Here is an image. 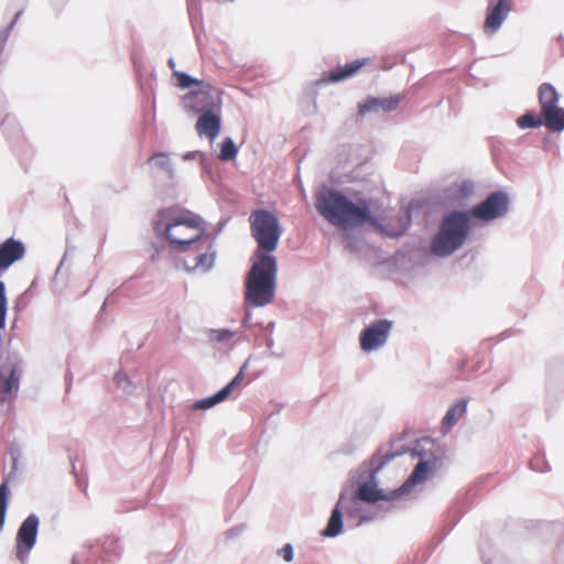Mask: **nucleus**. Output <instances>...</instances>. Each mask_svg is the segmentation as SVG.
<instances>
[{"instance_id": "f257e3e1", "label": "nucleus", "mask_w": 564, "mask_h": 564, "mask_svg": "<svg viewBox=\"0 0 564 564\" xmlns=\"http://www.w3.org/2000/svg\"><path fill=\"white\" fill-rule=\"evenodd\" d=\"M413 455L419 456L420 460L401 487L389 492H386L383 489L378 487L377 474L386 464V460H383L376 467L371 468L369 479L360 482L355 492L351 491L349 498L351 505H356L357 500L368 503H375L379 500L392 502L402 496L410 494L413 487L423 484L429 476L434 474L440 467V462L435 456L423 457L417 448L414 449Z\"/></svg>"}, {"instance_id": "f03ea898", "label": "nucleus", "mask_w": 564, "mask_h": 564, "mask_svg": "<svg viewBox=\"0 0 564 564\" xmlns=\"http://www.w3.org/2000/svg\"><path fill=\"white\" fill-rule=\"evenodd\" d=\"M315 207L329 224L340 228L357 227L371 219L370 207L366 200L356 204L343 193L327 186L317 191Z\"/></svg>"}, {"instance_id": "7ed1b4c3", "label": "nucleus", "mask_w": 564, "mask_h": 564, "mask_svg": "<svg viewBox=\"0 0 564 564\" xmlns=\"http://www.w3.org/2000/svg\"><path fill=\"white\" fill-rule=\"evenodd\" d=\"M153 226L155 232L164 236L177 252H185L209 237L202 227V218L189 212L174 215L171 209H162L158 213Z\"/></svg>"}, {"instance_id": "20e7f679", "label": "nucleus", "mask_w": 564, "mask_h": 564, "mask_svg": "<svg viewBox=\"0 0 564 564\" xmlns=\"http://www.w3.org/2000/svg\"><path fill=\"white\" fill-rule=\"evenodd\" d=\"M276 278V258L272 254L259 253L246 276V304L252 307L269 305L275 295Z\"/></svg>"}, {"instance_id": "39448f33", "label": "nucleus", "mask_w": 564, "mask_h": 564, "mask_svg": "<svg viewBox=\"0 0 564 564\" xmlns=\"http://www.w3.org/2000/svg\"><path fill=\"white\" fill-rule=\"evenodd\" d=\"M470 232V215L464 210L446 214L433 236L430 249L438 258H448L459 250Z\"/></svg>"}, {"instance_id": "423d86ee", "label": "nucleus", "mask_w": 564, "mask_h": 564, "mask_svg": "<svg viewBox=\"0 0 564 564\" xmlns=\"http://www.w3.org/2000/svg\"><path fill=\"white\" fill-rule=\"evenodd\" d=\"M251 235L258 243L256 252L271 254L279 243L282 235L280 223L276 216L265 209H256L249 217Z\"/></svg>"}, {"instance_id": "0eeeda50", "label": "nucleus", "mask_w": 564, "mask_h": 564, "mask_svg": "<svg viewBox=\"0 0 564 564\" xmlns=\"http://www.w3.org/2000/svg\"><path fill=\"white\" fill-rule=\"evenodd\" d=\"M20 361L15 354H0V411H6L20 386Z\"/></svg>"}, {"instance_id": "6e6552de", "label": "nucleus", "mask_w": 564, "mask_h": 564, "mask_svg": "<svg viewBox=\"0 0 564 564\" xmlns=\"http://www.w3.org/2000/svg\"><path fill=\"white\" fill-rule=\"evenodd\" d=\"M538 99L544 124L555 132L564 130V108L558 106L560 94L550 83H543L538 89Z\"/></svg>"}, {"instance_id": "1a4fd4ad", "label": "nucleus", "mask_w": 564, "mask_h": 564, "mask_svg": "<svg viewBox=\"0 0 564 564\" xmlns=\"http://www.w3.org/2000/svg\"><path fill=\"white\" fill-rule=\"evenodd\" d=\"M509 210L508 194L501 191L494 192L485 200L475 205L469 215L482 221H492L505 217Z\"/></svg>"}, {"instance_id": "9d476101", "label": "nucleus", "mask_w": 564, "mask_h": 564, "mask_svg": "<svg viewBox=\"0 0 564 564\" xmlns=\"http://www.w3.org/2000/svg\"><path fill=\"white\" fill-rule=\"evenodd\" d=\"M220 102L219 90L208 83H203L197 90L189 91L183 98L184 107L195 113L215 110Z\"/></svg>"}, {"instance_id": "9b49d317", "label": "nucleus", "mask_w": 564, "mask_h": 564, "mask_svg": "<svg viewBox=\"0 0 564 564\" xmlns=\"http://www.w3.org/2000/svg\"><path fill=\"white\" fill-rule=\"evenodd\" d=\"M393 323L389 319H378L365 327L359 335L360 348L372 352L382 348L389 339Z\"/></svg>"}, {"instance_id": "f8f14e48", "label": "nucleus", "mask_w": 564, "mask_h": 564, "mask_svg": "<svg viewBox=\"0 0 564 564\" xmlns=\"http://www.w3.org/2000/svg\"><path fill=\"white\" fill-rule=\"evenodd\" d=\"M347 489H341L338 501L332 510L326 528L322 534L326 538H336L343 532V511L345 509L349 517H352V506H347Z\"/></svg>"}, {"instance_id": "ddd939ff", "label": "nucleus", "mask_w": 564, "mask_h": 564, "mask_svg": "<svg viewBox=\"0 0 564 564\" xmlns=\"http://www.w3.org/2000/svg\"><path fill=\"white\" fill-rule=\"evenodd\" d=\"M512 9L510 0H491L487 7L485 29L489 33H496L509 17Z\"/></svg>"}, {"instance_id": "4468645a", "label": "nucleus", "mask_w": 564, "mask_h": 564, "mask_svg": "<svg viewBox=\"0 0 564 564\" xmlns=\"http://www.w3.org/2000/svg\"><path fill=\"white\" fill-rule=\"evenodd\" d=\"M369 58H359L344 66H337L330 72H324L321 77L315 82L316 86H325L336 84L347 78L352 77L362 66L368 63Z\"/></svg>"}, {"instance_id": "2eb2a0df", "label": "nucleus", "mask_w": 564, "mask_h": 564, "mask_svg": "<svg viewBox=\"0 0 564 564\" xmlns=\"http://www.w3.org/2000/svg\"><path fill=\"white\" fill-rule=\"evenodd\" d=\"M40 520L36 514H30L20 525L17 534L18 541V557L23 560V551L21 546L25 549L28 553L35 544Z\"/></svg>"}, {"instance_id": "dca6fc26", "label": "nucleus", "mask_w": 564, "mask_h": 564, "mask_svg": "<svg viewBox=\"0 0 564 564\" xmlns=\"http://www.w3.org/2000/svg\"><path fill=\"white\" fill-rule=\"evenodd\" d=\"M248 368V360L241 366L239 372L231 379L229 383H227L223 389H220L217 393L212 397L202 399L196 401L193 404V408L196 410H207L210 409L218 403L225 401L230 393L236 389L242 381L245 371Z\"/></svg>"}, {"instance_id": "f3484780", "label": "nucleus", "mask_w": 564, "mask_h": 564, "mask_svg": "<svg viewBox=\"0 0 564 564\" xmlns=\"http://www.w3.org/2000/svg\"><path fill=\"white\" fill-rule=\"evenodd\" d=\"M25 248L20 240L7 239L0 243V272L9 269L14 262L24 257Z\"/></svg>"}, {"instance_id": "a211bd4d", "label": "nucleus", "mask_w": 564, "mask_h": 564, "mask_svg": "<svg viewBox=\"0 0 564 564\" xmlns=\"http://www.w3.org/2000/svg\"><path fill=\"white\" fill-rule=\"evenodd\" d=\"M400 100L401 97L399 95L382 98L370 97L362 104H359V113L364 116L369 112H389L398 107Z\"/></svg>"}, {"instance_id": "6ab92c4d", "label": "nucleus", "mask_w": 564, "mask_h": 564, "mask_svg": "<svg viewBox=\"0 0 564 564\" xmlns=\"http://www.w3.org/2000/svg\"><path fill=\"white\" fill-rule=\"evenodd\" d=\"M221 120L220 117L212 111H205L198 118L196 122V130L200 135H205L210 139V141L215 140L220 132Z\"/></svg>"}, {"instance_id": "aec40b11", "label": "nucleus", "mask_w": 564, "mask_h": 564, "mask_svg": "<svg viewBox=\"0 0 564 564\" xmlns=\"http://www.w3.org/2000/svg\"><path fill=\"white\" fill-rule=\"evenodd\" d=\"M215 237L209 239L206 243V250L200 252L194 258L193 270H199L203 273L208 272L215 264L216 250H215Z\"/></svg>"}, {"instance_id": "412c9836", "label": "nucleus", "mask_w": 564, "mask_h": 564, "mask_svg": "<svg viewBox=\"0 0 564 564\" xmlns=\"http://www.w3.org/2000/svg\"><path fill=\"white\" fill-rule=\"evenodd\" d=\"M468 401L462 399L453 404L446 412L442 421V432L448 433L451 429L458 422V420L466 413Z\"/></svg>"}, {"instance_id": "4be33fe9", "label": "nucleus", "mask_w": 564, "mask_h": 564, "mask_svg": "<svg viewBox=\"0 0 564 564\" xmlns=\"http://www.w3.org/2000/svg\"><path fill=\"white\" fill-rule=\"evenodd\" d=\"M112 380L116 389L120 391L123 398L131 397L137 391L138 384L133 382L129 375L122 369L113 375Z\"/></svg>"}, {"instance_id": "5701e85b", "label": "nucleus", "mask_w": 564, "mask_h": 564, "mask_svg": "<svg viewBox=\"0 0 564 564\" xmlns=\"http://www.w3.org/2000/svg\"><path fill=\"white\" fill-rule=\"evenodd\" d=\"M149 162L152 163L155 167L165 171L170 180L175 178V171L171 164L169 154L164 152L155 153L150 158Z\"/></svg>"}, {"instance_id": "b1692460", "label": "nucleus", "mask_w": 564, "mask_h": 564, "mask_svg": "<svg viewBox=\"0 0 564 564\" xmlns=\"http://www.w3.org/2000/svg\"><path fill=\"white\" fill-rule=\"evenodd\" d=\"M239 334L238 330H231L228 328H221V329H210L208 332V339L212 343H218V344H229L232 341L234 337Z\"/></svg>"}, {"instance_id": "393cba45", "label": "nucleus", "mask_w": 564, "mask_h": 564, "mask_svg": "<svg viewBox=\"0 0 564 564\" xmlns=\"http://www.w3.org/2000/svg\"><path fill=\"white\" fill-rule=\"evenodd\" d=\"M543 123V117H538L533 112H525L517 119V124L521 129L539 128Z\"/></svg>"}, {"instance_id": "a878e982", "label": "nucleus", "mask_w": 564, "mask_h": 564, "mask_svg": "<svg viewBox=\"0 0 564 564\" xmlns=\"http://www.w3.org/2000/svg\"><path fill=\"white\" fill-rule=\"evenodd\" d=\"M8 314V299H7V286L3 281H0V330L6 328Z\"/></svg>"}, {"instance_id": "bb28decb", "label": "nucleus", "mask_w": 564, "mask_h": 564, "mask_svg": "<svg viewBox=\"0 0 564 564\" xmlns=\"http://www.w3.org/2000/svg\"><path fill=\"white\" fill-rule=\"evenodd\" d=\"M238 152L237 145L231 138H226L223 142L219 158L224 161H230L236 158Z\"/></svg>"}, {"instance_id": "cd10ccee", "label": "nucleus", "mask_w": 564, "mask_h": 564, "mask_svg": "<svg viewBox=\"0 0 564 564\" xmlns=\"http://www.w3.org/2000/svg\"><path fill=\"white\" fill-rule=\"evenodd\" d=\"M174 76L177 78V85L182 89L189 88L194 85L200 86L204 83L203 80L194 78L191 75L180 70H174Z\"/></svg>"}, {"instance_id": "c85d7f7f", "label": "nucleus", "mask_w": 564, "mask_h": 564, "mask_svg": "<svg viewBox=\"0 0 564 564\" xmlns=\"http://www.w3.org/2000/svg\"><path fill=\"white\" fill-rule=\"evenodd\" d=\"M10 490L7 482L0 485V527L4 524Z\"/></svg>"}, {"instance_id": "c756f323", "label": "nucleus", "mask_w": 564, "mask_h": 564, "mask_svg": "<svg viewBox=\"0 0 564 564\" xmlns=\"http://www.w3.org/2000/svg\"><path fill=\"white\" fill-rule=\"evenodd\" d=\"M278 554L282 556L284 561L291 562L294 557V549L292 544L286 543L282 549L278 551Z\"/></svg>"}, {"instance_id": "7c9ffc66", "label": "nucleus", "mask_w": 564, "mask_h": 564, "mask_svg": "<svg viewBox=\"0 0 564 564\" xmlns=\"http://www.w3.org/2000/svg\"><path fill=\"white\" fill-rule=\"evenodd\" d=\"M474 189H475V185L473 182L470 181H464L460 185H459V193L463 197H468L470 196L473 193H474Z\"/></svg>"}, {"instance_id": "2f4dec72", "label": "nucleus", "mask_w": 564, "mask_h": 564, "mask_svg": "<svg viewBox=\"0 0 564 564\" xmlns=\"http://www.w3.org/2000/svg\"><path fill=\"white\" fill-rule=\"evenodd\" d=\"M242 531H243V525L232 527L225 532L226 539L229 540V539L237 538L242 533Z\"/></svg>"}, {"instance_id": "473e14b6", "label": "nucleus", "mask_w": 564, "mask_h": 564, "mask_svg": "<svg viewBox=\"0 0 564 564\" xmlns=\"http://www.w3.org/2000/svg\"><path fill=\"white\" fill-rule=\"evenodd\" d=\"M346 489H347V502L346 503H347V506H351V502L349 500L351 491H349L348 488H346ZM359 501L360 500H357V503L352 505V516L359 511Z\"/></svg>"}, {"instance_id": "72a5a7b5", "label": "nucleus", "mask_w": 564, "mask_h": 564, "mask_svg": "<svg viewBox=\"0 0 564 564\" xmlns=\"http://www.w3.org/2000/svg\"><path fill=\"white\" fill-rule=\"evenodd\" d=\"M22 14L21 11L17 12L15 15H14V19L12 20V22L10 23L9 26H7L6 29H12L14 26V24L17 23L18 19L20 18V15Z\"/></svg>"}, {"instance_id": "f704fd0d", "label": "nucleus", "mask_w": 564, "mask_h": 564, "mask_svg": "<svg viewBox=\"0 0 564 564\" xmlns=\"http://www.w3.org/2000/svg\"><path fill=\"white\" fill-rule=\"evenodd\" d=\"M196 155H197V152H188V153H186V154L183 156V159H184V160H186V161H187V160H194V159L196 158Z\"/></svg>"}, {"instance_id": "c9c22d12", "label": "nucleus", "mask_w": 564, "mask_h": 564, "mask_svg": "<svg viewBox=\"0 0 564 564\" xmlns=\"http://www.w3.org/2000/svg\"><path fill=\"white\" fill-rule=\"evenodd\" d=\"M167 64L170 66V68L174 72V70H177L175 67H176V63H175V59L174 58H169L167 61Z\"/></svg>"}, {"instance_id": "e433bc0d", "label": "nucleus", "mask_w": 564, "mask_h": 564, "mask_svg": "<svg viewBox=\"0 0 564 564\" xmlns=\"http://www.w3.org/2000/svg\"><path fill=\"white\" fill-rule=\"evenodd\" d=\"M370 520H372V517L362 516V517L360 518V520H359L358 524H361V523H364V522H368V521H370Z\"/></svg>"}, {"instance_id": "4c0bfd02", "label": "nucleus", "mask_w": 564, "mask_h": 564, "mask_svg": "<svg viewBox=\"0 0 564 564\" xmlns=\"http://www.w3.org/2000/svg\"><path fill=\"white\" fill-rule=\"evenodd\" d=\"M251 318V313L250 312H247L246 313V316H245V319H243V324H247L249 322V319Z\"/></svg>"}]
</instances>
